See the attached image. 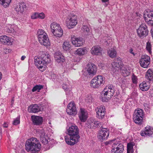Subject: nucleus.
<instances>
[{"instance_id":"f257e3e1","label":"nucleus","mask_w":153,"mask_h":153,"mask_svg":"<svg viewBox=\"0 0 153 153\" xmlns=\"http://www.w3.org/2000/svg\"><path fill=\"white\" fill-rule=\"evenodd\" d=\"M66 133L68 135L65 137L66 143L71 146L74 145L79 141L80 137L79 134V130L75 124L67 127Z\"/></svg>"},{"instance_id":"f03ea898","label":"nucleus","mask_w":153,"mask_h":153,"mask_svg":"<svg viewBox=\"0 0 153 153\" xmlns=\"http://www.w3.org/2000/svg\"><path fill=\"white\" fill-rule=\"evenodd\" d=\"M41 145L37 139L32 137L27 141L25 143V149L31 153H36L40 149Z\"/></svg>"},{"instance_id":"7ed1b4c3","label":"nucleus","mask_w":153,"mask_h":153,"mask_svg":"<svg viewBox=\"0 0 153 153\" xmlns=\"http://www.w3.org/2000/svg\"><path fill=\"white\" fill-rule=\"evenodd\" d=\"M51 61L50 56L48 54H43L41 57H35L34 62L39 69L43 71L46 67V65Z\"/></svg>"},{"instance_id":"20e7f679","label":"nucleus","mask_w":153,"mask_h":153,"mask_svg":"<svg viewBox=\"0 0 153 153\" xmlns=\"http://www.w3.org/2000/svg\"><path fill=\"white\" fill-rule=\"evenodd\" d=\"M105 81V78L102 76L99 75L94 77L91 80L90 86L94 88H98L104 85Z\"/></svg>"},{"instance_id":"39448f33","label":"nucleus","mask_w":153,"mask_h":153,"mask_svg":"<svg viewBox=\"0 0 153 153\" xmlns=\"http://www.w3.org/2000/svg\"><path fill=\"white\" fill-rule=\"evenodd\" d=\"M144 115L145 113L143 109L140 108L136 109L133 116V120L134 122L139 125H141Z\"/></svg>"},{"instance_id":"423d86ee","label":"nucleus","mask_w":153,"mask_h":153,"mask_svg":"<svg viewBox=\"0 0 153 153\" xmlns=\"http://www.w3.org/2000/svg\"><path fill=\"white\" fill-rule=\"evenodd\" d=\"M114 92L112 85L106 87L102 92V100L107 101L110 99L113 96Z\"/></svg>"},{"instance_id":"0eeeda50","label":"nucleus","mask_w":153,"mask_h":153,"mask_svg":"<svg viewBox=\"0 0 153 153\" xmlns=\"http://www.w3.org/2000/svg\"><path fill=\"white\" fill-rule=\"evenodd\" d=\"M98 137L101 141L106 140L108 138L109 132L107 128H101L98 133Z\"/></svg>"},{"instance_id":"6e6552de","label":"nucleus","mask_w":153,"mask_h":153,"mask_svg":"<svg viewBox=\"0 0 153 153\" xmlns=\"http://www.w3.org/2000/svg\"><path fill=\"white\" fill-rule=\"evenodd\" d=\"M138 36L143 38L146 36L148 33L147 26L145 24H142L140 25L139 28L137 30Z\"/></svg>"},{"instance_id":"1a4fd4ad","label":"nucleus","mask_w":153,"mask_h":153,"mask_svg":"<svg viewBox=\"0 0 153 153\" xmlns=\"http://www.w3.org/2000/svg\"><path fill=\"white\" fill-rule=\"evenodd\" d=\"M111 153H122L124 150L123 144L117 141L113 143Z\"/></svg>"},{"instance_id":"9d476101","label":"nucleus","mask_w":153,"mask_h":153,"mask_svg":"<svg viewBox=\"0 0 153 153\" xmlns=\"http://www.w3.org/2000/svg\"><path fill=\"white\" fill-rule=\"evenodd\" d=\"M150 57L147 55H145L142 56L139 62L142 67L147 68L149 67L150 64Z\"/></svg>"},{"instance_id":"9b49d317","label":"nucleus","mask_w":153,"mask_h":153,"mask_svg":"<svg viewBox=\"0 0 153 153\" xmlns=\"http://www.w3.org/2000/svg\"><path fill=\"white\" fill-rule=\"evenodd\" d=\"M66 112L70 115L74 116L77 114V112L74 102H71L68 104Z\"/></svg>"},{"instance_id":"f8f14e48","label":"nucleus","mask_w":153,"mask_h":153,"mask_svg":"<svg viewBox=\"0 0 153 153\" xmlns=\"http://www.w3.org/2000/svg\"><path fill=\"white\" fill-rule=\"evenodd\" d=\"M143 17L146 22H149L153 24V11L149 9L145 10L144 12Z\"/></svg>"},{"instance_id":"ddd939ff","label":"nucleus","mask_w":153,"mask_h":153,"mask_svg":"<svg viewBox=\"0 0 153 153\" xmlns=\"http://www.w3.org/2000/svg\"><path fill=\"white\" fill-rule=\"evenodd\" d=\"M87 124L88 127L91 128L100 126L102 127L101 126L102 125L101 123L92 118H90L88 119L87 121Z\"/></svg>"},{"instance_id":"4468645a","label":"nucleus","mask_w":153,"mask_h":153,"mask_svg":"<svg viewBox=\"0 0 153 153\" xmlns=\"http://www.w3.org/2000/svg\"><path fill=\"white\" fill-rule=\"evenodd\" d=\"M71 16L68 18L66 21L67 25L69 28H73L77 23L76 16L75 15H71Z\"/></svg>"},{"instance_id":"2eb2a0df","label":"nucleus","mask_w":153,"mask_h":153,"mask_svg":"<svg viewBox=\"0 0 153 153\" xmlns=\"http://www.w3.org/2000/svg\"><path fill=\"white\" fill-rule=\"evenodd\" d=\"M97 72V68L94 64L88 65L87 68L86 74L87 76H93L95 75Z\"/></svg>"},{"instance_id":"dca6fc26","label":"nucleus","mask_w":153,"mask_h":153,"mask_svg":"<svg viewBox=\"0 0 153 153\" xmlns=\"http://www.w3.org/2000/svg\"><path fill=\"white\" fill-rule=\"evenodd\" d=\"M96 111L97 118L101 119L104 117L105 114V109L104 106H101L97 107Z\"/></svg>"},{"instance_id":"f3484780","label":"nucleus","mask_w":153,"mask_h":153,"mask_svg":"<svg viewBox=\"0 0 153 153\" xmlns=\"http://www.w3.org/2000/svg\"><path fill=\"white\" fill-rule=\"evenodd\" d=\"M28 110L30 113H36L42 111V108L40 105L35 104L30 105L28 107Z\"/></svg>"},{"instance_id":"a211bd4d","label":"nucleus","mask_w":153,"mask_h":153,"mask_svg":"<svg viewBox=\"0 0 153 153\" xmlns=\"http://www.w3.org/2000/svg\"><path fill=\"white\" fill-rule=\"evenodd\" d=\"M140 135L142 136L150 137L153 134V128L150 126H147L145 128L144 131H141Z\"/></svg>"},{"instance_id":"6ab92c4d","label":"nucleus","mask_w":153,"mask_h":153,"mask_svg":"<svg viewBox=\"0 0 153 153\" xmlns=\"http://www.w3.org/2000/svg\"><path fill=\"white\" fill-rule=\"evenodd\" d=\"M88 113L86 110L84 108H81L79 114V117L81 122H85L88 116Z\"/></svg>"},{"instance_id":"aec40b11","label":"nucleus","mask_w":153,"mask_h":153,"mask_svg":"<svg viewBox=\"0 0 153 153\" xmlns=\"http://www.w3.org/2000/svg\"><path fill=\"white\" fill-rule=\"evenodd\" d=\"M71 41L73 44L76 47L81 46L83 44L82 39L81 38H76L74 36L72 37Z\"/></svg>"},{"instance_id":"412c9836","label":"nucleus","mask_w":153,"mask_h":153,"mask_svg":"<svg viewBox=\"0 0 153 153\" xmlns=\"http://www.w3.org/2000/svg\"><path fill=\"white\" fill-rule=\"evenodd\" d=\"M54 56L55 60L58 63L62 64L65 61L64 56L60 52H56L54 54Z\"/></svg>"},{"instance_id":"4be33fe9","label":"nucleus","mask_w":153,"mask_h":153,"mask_svg":"<svg viewBox=\"0 0 153 153\" xmlns=\"http://www.w3.org/2000/svg\"><path fill=\"white\" fill-rule=\"evenodd\" d=\"M40 43L45 46H48L50 45V42L48 36L38 38Z\"/></svg>"},{"instance_id":"5701e85b","label":"nucleus","mask_w":153,"mask_h":153,"mask_svg":"<svg viewBox=\"0 0 153 153\" xmlns=\"http://www.w3.org/2000/svg\"><path fill=\"white\" fill-rule=\"evenodd\" d=\"M31 118L33 124L36 125H41L43 122V119L39 116H32Z\"/></svg>"},{"instance_id":"b1692460","label":"nucleus","mask_w":153,"mask_h":153,"mask_svg":"<svg viewBox=\"0 0 153 153\" xmlns=\"http://www.w3.org/2000/svg\"><path fill=\"white\" fill-rule=\"evenodd\" d=\"M122 62L121 60L118 58L114 60V61L112 63V65L113 68L115 69L117 68L118 70L120 69L122 66Z\"/></svg>"},{"instance_id":"393cba45","label":"nucleus","mask_w":153,"mask_h":153,"mask_svg":"<svg viewBox=\"0 0 153 153\" xmlns=\"http://www.w3.org/2000/svg\"><path fill=\"white\" fill-rule=\"evenodd\" d=\"M102 51V49L98 46H95L92 47L91 50V53L94 55H98L100 54Z\"/></svg>"},{"instance_id":"a878e982","label":"nucleus","mask_w":153,"mask_h":153,"mask_svg":"<svg viewBox=\"0 0 153 153\" xmlns=\"http://www.w3.org/2000/svg\"><path fill=\"white\" fill-rule=\"evenodd\" d=\"M26 7L25 4L23 2L18 4L15 8L16 11L17 13H22Z\"/></svg>"},{"instance_id":"bb28decb","label":"nucleus","mask_w":153,"mask_h":153,"mask_svg":"<svg viewBox=\"0 0 153 153\" xmlns=\"http://www.w3.org/2000/svg\"><path fill=\"white\" fill-rule=\"evenodd\" d=\"M140 89L142 91H148L150 87V85L149 82L144 81L139 85Z\"/></svg>"},{"instance_id":"cd10ccee","label":"nucleus","mask_w":153,"mask_h":153,"mask_svg":"<svg viewBox=\"0 0 153 153\" xmlns=\"http://www.w3.org/2000/svg\"><path fill=\"white\" fill-rule=\"evenodd\" d=\"M0 42L7 45H11L12 43L10 39L6 36H2L0 37Z\"/></svg>"},{"instance_id":"c85d7f7f","label":"nucleus","mask_w":153,"mask_h":153,"mask_svg":"<svg viewBox=\"0 0 153 153\" xmlns=\"http://www.w3.org/2000/svg\"><path fill=\"white\" fill-rule=\"evenodd\" d=\"M145 77L149 81L153 80V69H149L147 71Z\"/></svg>"},{"instance_id":"c756f323","label":"nucleus","mask_w":153,"mask_h":153,"mask_svg":"<svg viewBox=\"0 0 153 153\" xmlns=\"http://www.w3.org/2000/svg\"><path fill=\"white\" fill-rule=\"evenodd\" d=\"M16 28L17 26L16 25H9L6 27L5 30L8 33H14L16 31Z\"/></svg>"},{"instance_id":"7c9ffc66","label":"nucleus","mask_w":153,"mask_h":153,"mask_svg":"<svg viewBox=\"0 0 153 153\" xmlns=\"http://www.w3.org/2000/svg\"><path fill=\"white\" fill-rule=\"evenodd\" d=\"M40 140L43 143H47L48 140L47 139V136L45 135V134L43 130H42L40 132Z\"/></svg>"},{"instance_id":"2f4dec72","label":"nucleus","mask_w":153,"mask_h":153,"mask_svg":"<svg viewBox=\"0 0 153 153\" xmlns=\"http://www.w3.org/2000/svg\"><path fill=\"white\" fill-rule=\"evenodd\" d=\"M87 51L85 48H79L76 51V53L79 56H82L86 54Z\"/></svg>"},{"instance_id":"473e14b6","label":"nucleus","mask_w":153,"mask_h":153,"mask_svg":"<svg viewBox=\"0 0 153 153\" xmlns=\"http://www.w3.org/2000/svg\"><path fill=\"white\" fill-rule=\"evenodd\" d=\"M51 30L52 33H53L56 30L60 29L61 27L59 25L55 22L51 23L50 25Z\"/></svg>"},{"instance_id":"72a5a7b5","label":"nucleus","mask_w":153,"mask_h":153,"mask_svg":"<svg viewBox=\"0 0 153 153\" xmlns=\"http://www.w3.org/2000/svg\"><path fill=\"white\" fill-rule=\"evenodd\" d=\"M117 53L116 50L114 48H111L108 52V55L112 58H114L116 57Z\"/></svg>"},{"instance_id":"f704fd0d","label":"nucleus","mask_w":153,"mask_h":153,"mask_svg":"<svg viewBox=\"0 0 153 153\" xmlns=\"http://www.w3.org/2000/svg\"><path fill=\"white\" fill-rule=\"evenodd\" d=\"M11 1V0H0V4L4 7H8Z\"/></svg>"},{"instance_id":"c9c22d12","label":"nucleus","mask_w":153,"mask_h":153,"mask_svg":"<svg viewBox=\"0 0 153 153\" xmlns=\"http://www.w3.org/2000/svg\"><path fill=\"white\" fill-rule=\"evenodd\" d=\"M55 36L60 37L62 36L63 34V30L62 28L56 30L52 33Z\"/></svg>"},{"instance_id":"e433bc0d","label":"nucleus","mask_w":153,"mask_h":153,"mask_svg":"<svg viewBox=\"0 0 153 153\" xmlns=\"http://www.w3.org/2000/svg\"><path fill=\"white\" fill-rule=\"evenodd\" d=\"M37 34L38 38L48 36L46 32L42 29L39 30Z\"/></svg>"},{"instance_id":"4c0bfd02","label":"nucleus","mask_w":153,"mask_h":153,"mask_svg":"<svg viewBox=\"0 0 153 153\" xmlns=\"http://www.w3.org/2000/svg\"><path fill=\"white\" fill-rule=\"evenodd\" d=\"M133 144L132 143H128L127 145V153H133Z\"/></svg>"},{"instance_id":"58836bf2","label":"nucleus","mask_w":153,"mask_h":153,"mask_svg":"<svg viewBox=\"0 0 153 153\" xmlns=\"http://www.w3.org/2000/svg\"><path fill=\"white\" fill-rule=\"evenodd\" d=\"M43 88V86L41 85H36L34 86L32 90V92L37 91L39 92L40 90Z\"/></svg>"},{"instance_id":"ea45409f","label":"nucleus","mask_w":153,"mask_h":153,"mask_svg":"<svg viewBox=\"0 0 153 153\" xmlns=\"http://www.w3.org/2000/svg\"><path fill=\"white\" fill-rule=\"evenodd\" d=\"M62 48L65 50L67 51L69 50L70 48V45L69 42H65L62 45Z\"/></svg>"},{"instance_id":"a19ab883","label":"nucleus","mask_w":153,"mask_h":153,"mask_svg":"<svg viewBox=\"0 0 153 153\" xmlns=\"http://www.w3.org/2000/svg\"><path fill=\"white\" fill-rule=\"evenodd\" d=\"M146 48V50L149 53L151 52V45L149 42H147Z\"/></svg>"},{"instance_id":"79ce46f5","label":"nucleus","mask_w":153,"mask_h":153,"mask_svg":"<svg viewBox=\"0 0 153 153\" xmlns=\"http://www.w3.org/2000/svg\"><path fill=\"white\" fill-rule=\"evenodd\" d=\"M20 123V117H17L15 119L13 122V124L14 125H16Z\"/></svg>"},{"instance_id":"37998d69","label":"nucleus","mask_w":153,"mask_h":153,"mask_svg":"<svg viewBox=\"0 0 153 153\" xmlns=\"http://www.w3.org/2000/svg\"><path fill=\"white\" fill-rule=\"evenodd\" d=\"M82 30L85 33H88L89 30V29L87 26L86 25H83L82 27Z\"/></svg>"},{"instance_id":"c03bdc74","label":"nucleus","mask_w":153,"mask_h":153,"mask_svg":"<svg viewBox=\"0 0 153 153\" xmlns=\"http://www.w3.org/2000/svg\"><path fill=\"white\" fill-rule=\"evenodd\" d=\"M132 80L134 84H136L137 82V77L134 75L132 76Z\"/></svg>"},{"instance_id":"a18cd8bd","label":"nucleus","mask_w":153,"mask_h":153,"mask_svg":"<svg viewBox=\"0 0 153 153\" xmlns=\"http://www.w3.org/2000/svg\"><path fill=\"white\" fill-rule=\"evenodd\" d=\"M38 13H35L31 16V18L33 19H35L37 18H38Z\"/></svg>"},{"instance_id":"49530a36","label":"nucleus","mask_w":153,"mask_h":153,"mask_svg":"<svg viewBox=\"0 0 153 153\" xmlns=\"http://www.w3.org/2000/svg\"><path fill=\"white\" fill-rule=\"evenodd\" d=\"M38 18L40 19H43L45 17V15L43 13H38Z\"/></svg>"},{"instance_id":"de8ad7c7","label":"nucleus","mask_w":153,"mask_h":153,"mask_svg":"<svg viewBox=\"0 0 153 153\" xmlns=\"http://www.w3.org/2000/svg\"><path fill=\"white\" fill-rule=\"evenodd\" d=\"M129 52L132 54L133 55V56H135V55H136V53H135L134 52H133V50L132 49V48H131L129 51Z\"/></svg>"},{"instance_id":"09e8293b","label":"nucleus","mask_w":153,"mask_h":153,"mask_svg":"<svg viewBox=\"0 0 153 153\" xmlns=\"http://www.w3.org/2000/svg\"><path fill=\"white\" fill-rule=\"evenodd\" d=\"M62 88L63 89L65 90L68 89V88L67 85L64 83L62 85Z\"/></svg>"},{"instance_id":"8fccbe9b","label":"nucleus","mask_w":153,"mask_h":153,"mask_svg":"<svg viewBox=\"0 0 153 153\" xmlns=\"http://www.w3.org/2000/svg\"><path fill=\"white\" fill-rule=\"evenodd\" d=\"M3 126L4 128H7L8 126V125L7 123H4L3 125Z\"/></svg>"},{"instance_id":"3c124183","label":"nucleus","mask_w":153,"mask_h":153,"mask_svg":"<svg viewBox=\"0 0 153 153\" xmlns=\"http://www.w3.org/2000/svg\"><path fill=\"white\" fill-rule=\"evenodd\" d=\"M26 58V56H22V57H21V59L22 60H24V59H25V58Z\"/></svg>"},{"instance_id":"603ef678","label":"nucleus","mask_w":153,"mask_h":153,"mask_svg":"<svg viewBox=\"0 0 153 153\" xmlns=\"http://www.w3.org/2000/svg\"><path fill=\"white\" fill-rule=\"evenodd\" d=\"M14 98H13L12 99V100H11V105L13 104V102H14Z\"/></svg>"},{"instance_id":"864d4df0","label":"nucleus","mask_w":153,"mask_h":153,"mask_svg":"<svg viewBox=\"0 0 153 153\" xmlns=\"http://www.w3.org/2000/svg\"><path fill=\"white\" fill-rule=\"evenodd\" d=\"M109 0H102V1L103 2H105L108 1Z\"/></svg>"},{"instance_id":"5fc2aeb1","label":"nucleus","mask_w":153,"mask_h":153,"mask_svg":"<svg viewBox=\"0 0 153 153\" xmlns=\"http://www.w3.org/2000/svg\"><path fill=\"white\" fill-rule=\"evenodd\" d=\"M1 73L0 72V80L1 79Z\"/></svg>"},{"instance_id":"6e6d98bb","label":"nucleus","mask_w":153,"mask_h":153,"mask_svg":"<svg viewBox=\"0 0 153 153\" xmlns=\"http://www.w3.org/2000/svg\"><path fill=\"white\" fill-rule=\"evenodd\" d=\"M101 20H100H100H99V22H101Z\"/></svg>"},{"instance_id":"4d7b16f0","label":"nucleus","mask_w":153,"mask_h":153,"mask_svg":"<svg viewBox=\"0 0 153 153\" xmlns=\"http://www.w3.org/2000/svg\"><path fill=\"white\" fill-rule=\"evenodd\" d=\"M123 71H125V70H123V73H124Z\"/></svg>"}]
</instances>
